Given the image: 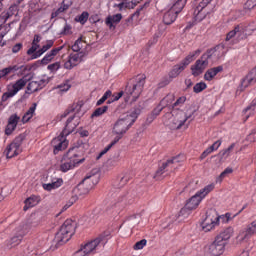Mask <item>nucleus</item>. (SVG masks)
<instances>
[{"label":"nucleus","mask_w":256,"mask_h":256,"mask_svg":"<svg viewBox=\"0 0 256 256\" xmlns=\"http://www.w3.org/2000/svg\"><path fill=\"white\" fill-rule=\"evenodd\" d=\"M161 111H163V107H157L154 109L153 112L147 117V123H153Z\"/></svg>","instance_id":"37998d69"},{"label":"nucleus","mask_w":256,"mask_h":256,"mask_svg":"<svg viewBox=\"0 0 256 256\" xmlns=\"http://www.w3.org/2000/svg\"><path fill=\"white\" fill-rule=\"evenodd\" d=\"M112 95V92L111 90H108L104 93V95L101 97V99H99L96 103V105H103V102L106 100V99H109V97H111Z\"/></svg>","instance_id":"6e6d98bb"},{"label":"nucleus","mask_w":256,"mask_h":256,"mask_svg":"<svg viewBox=\"0 0 256 256\" xmlns=\"http://www.w3.org/2000/svg\"><path fill=\"white\" fill-rule=\"evenodd\" d=\"M77 199V196H72L71 199L63 206L62 210L67 211V209H69V207H71L77 201Z\"/></svg>","instance_id":"4d7b16f0"},{"label":"nucleus","mask_w":256,"mask_h":256,"mask_svg":"<svg viewBox=\"0 0 256 256\" xmlns=\"http://www.w3.org/2000/svg\"><path fill=\"white\" fill-rule=\"evenodd\" d=\"M175 101V94H169L167 95L162 101V105H171Z\"/></svg>","instance_id":"3c124183"},{"label":"nucleus","mask_w":256,"mask_h":256,"mask_svg":"<svg viewBox=\"0 0 256 256\" xmlns=\"http://www.w3.org/2000/svg\"><path fill=\"white\" fill-rule=\"evenodd\" d=\"M137 117H139V112L134 111L131 114H128L122 118H119L113 125L112 135L114 136V140L119 143L121 139L125 136V133L131 129L133 123L137 121Z\"/></svg>","instance_id":"7ed1b4c3"},{"label":"nucleus","mask_w":256,"mask_h":256,"mask_svg":"<svg viewBox=\"0 0 256 256\" xmlns=\"http://www.w3.org/2000/svg\"><path fill=\"white\" fill-rule=\"evenodd\" d=\"M103 239H105V237L99 236L96 239L82 245L80 249L84 251L87 256L93 255V253H95V251H97V249L101 247V244L103 243Z\"/></svg>","instance_id":"a211bd4d"},{"label":"nucleus","mask_w":256,"mask_h":256,"mask_svg":"<svg viewBox=\"0 0 256 256\" xmlns=\"http://www.w3.org/2000/svg\"><path fill=\"white\" fill-rule=\"evenodd\" d=\"M73 256H88V255L84 250L80 248L78 251L75 252Z\"/></svg>","instance_id":"774afa93"},{"label":"nucleus","mask_w":256,"mask_h":256,"mask_svg":"<svg viewBox=\"0 0 256 256\" xmlns=\"http://www.w3.org/2000/svg\"><path fill=\"white\" fill-rule=\"evenodd\" d=\"M87 19H89V13H87V12H83V13L78 17L79 23H86Z\"/></svg>","instance_id":"0e129e2a"},{"label":"nucleus","mask_w":256,"mask_h":256,"mask_svg":"<svg viewBox=\"0 0 256 256\" xmlns=\"http://www.w3.org/2000/svg\"><path fill=\"white\" fill-rule=\"evenodd\" d=\"M39 225H41V216L38 214H32L26 222H23L16 228L17 235L6 240V249H14L17 245H21L23 237H25L31 229H35L36 227H39Z\"/></svg>","instance_id":"f03ea898"},{"label":"nucleus","mask_w":256,"mask_h":256,"mask_svg":"<svg viewBox=\"0 0 256 256\" xmlns=\"http://www.w3.org/2000/svg\"><path fill=\"white\" fill-rule=\"evenodd\" d=\"M23 143V136H18L15 140L6 147L5 155L7 159H13L21 153V145Z\"/></svg>","instance_id":"dca6fc26"},{"label":"nucleus","mask_w":256,"mask_h":256,"mask_svg":"<svg viewBox=\"0 0 256 256\" xmlns=\"http://www.w3.org/2000/svg\"><path fill=\"white\" fill-rule=\"evenodd\" d=\"M225 247L227 244L215 237L214 241L205 247V253L209 256H220L225 253Z\"/></svg>","instance_id":"9b49d317"},{"label":"nucleus","mask_w":256,"mask_h":256,"mask_svg":"<svg viewBox=\"0 0 256 256\" xmlns=\"http://www.w3.org/2000/svg\"><path fill=\"white\" fill-rule=\"evenodd\" d=\"M177 19V13L174 11L170 10L164 14L163 21L165 25H171Z\"/></svg>","instance_id":"ea45409f"},{"label":"nucleus","mask_w":256,"mask_h":256,"mask_svg":"<svg viewBox=\"0 0 256 256\" xmlns=\"http://www.w3.org/2000/svg\"><path fill=\"white\" fill-rule=\"evenodd\" d=\"M36 109H37V103L32 104V106L28 109V111L22 117V122L23 123L29 122V120H31L35 115Z\"/></svg>","instance_id":"4c0bfd02"},{"label":"nucleus","mask_w":256,"mask_h":256,"mask_svg":"<svg viewBox=\"0 0 256 256\" xmlns=\"http://www.w3.org/2000/svg\"><path fill=\"white\" fill-rule=\"evenodd\" d=\"M145 87V79H139L132 88L126 89L127 95H130L133 98V101H137L141 93H143V88Z\"/></svg>","instance_id":"6ab92c4d"},{"label":"nucleus","mask_w":256,"mask_h":256,"mask_svg":"<svg viewBox=\"0 0 256 256\" xmlns=\"http://www.w3.org/2000/svg\"><path fill=\"white\" fill-rule=\"evenodd\" d=\"M121 19H123V16L121 14L108 16L106 18V25H108L109 29H115V23H119Z\"/></svg>","instance_id":"7c9ffc66"},{"label":"nucleus","mask_w":256,"mask_h":256,"mask_svg":"<svg viewBox=\"0 0 256 256\" xmlns=\"http://www.w3.org/2000/svg\"><path fill=\"white\" fill-rule=\"evenodd\" d=\"M21 69L19 66L14 65V66H9L4 69L0 70V79H5L7 75H11V73H17Z\"/></svg>","instance_id":"2f4dec72"},{"label":"nucleus","mask_w":256,"mask_h":256,"mask_svg":"<svg viewBox=\"0 0 256 256\" xmlns=\"http://www.w3.org/2000/svg\"><path fill=\"white\" fill-rule=\"evenodd\" d=\"M67 135H63V132L57 137L52 140V147L54 148V153L57 155L59 151H65V148L69 145V142L65 138Z\"/></svg>","instance_id":"aec40b11"},{"label":"nucleus","mask_w":256,"mask_h":256,"mask_svg":"<svg viewBox=\"0 0 256 256\" xmlns=\"http://www.w3.org/2000/svg\"><path fill=\"white\" fill-rule=\"evenodd\" d=\"M39 197L37 196H30L29 198H27L24 203V210L27 211L28 209H31V207H35L36 205H39Z\"/></svg>","instance_id":"f704fd0d"},{"label":"nucleus","mask_w":256,"mask_h":256,"mask_svg":"<svg viewBox=\"0 0 256 256\" xmlns=\"http://www.w3.org/2000/svg\"><path fill=\"white\" fill-rule=\"evenodd\" d=\"M47 83H49V79H42L40 81L32 80L27 86V91L28 93H35L36 91L43 89Z\"/></svg>","instance_id":"5701e85b"},{"label":"nucleus","mask_w":256,"mask_h":256,"mask_svg":"<svg viewBox=\"0 0 256 256\" xmlns=\"http://www.w3.org/2000/svg\"><path fill=\"white\" fill-rule=\"evenodd\" d=\"M109 109L108 106H102L100 108H97L91 115V117H101L104 113H107V110Z\"/></svg>","instance_id":"de8ad7c7"},{"label":"nucleus","mask_w":256,"mask_h":256,"mask_svg":"<svg viewBox=\"0 0 256 256\" xmlns=\"http://www.w3.org/2000/svg\"><path fill=\"white\" fill-rule=\"evenodd\" d=\"M243 39H247V33L245 32V28L241 25H237L233 30L227 33L226 35V43L232 45H236L239 41H243Z\"/></svg>","instance_id":"1a4fd4ad"},{"label":"nucleus","mask_w":256,"mask_h":256,"mask_svg":"<svg viewBox=\"0 0 256 256\" xmlns=\"http://www.w3.org/2000/svg\"><path fill=\"white\" fill-rule=\"evenodd\" d=\"M213 149L211 147H208L206 150H204L202 152V154L200 155V159L201 161H203V159L209 157V155H211V153H213Z\"/></svg>","instance_id":"052dcab7"},{"label":"nucleus","mask_w":256,"mask_h":256,"mask_svg":"<svg viewBox=\"0 0 256 256\" xmlns=\"http://www.w3.org/2000/svg\"><path fill=\"white\" fill-rule=\"evenodd\" d=\"M187 101V97L181 96L177 99V101L172 105V108L175 109V107H179V105H183Z\"/></svg>","instance_id":"680f3d73"},{"label":"nucleus","mask_w":256,"mask_h":256,"mask_svg":"<svg viewBox=\"0 0 256 256\" xmlns=\"http://www.w3.org/2000/svg\"><path fill=\"white\" fill-rule=\"evenodd\" d=\"M232 149H235V143H232L228 148L222 150L220 152L221 157H223L224 159H227V157H229V155H231Z\"/></svg>","instance_id":"8fccbe9b"},{"label":"nucleus","mask_w":256,"mask_h":256,"mask_svg":"<svg viewBox=\"0 0 256 256\" xmlns=\"http://www.w3.org/2000/svg\"><path fill=\"white\" fill-rule=\"evenodd\" d=\"M99 183V174L86 176L74 189V197H85Z\"/></svg>","instance_id":"39448f33"},{"label":"nucleus","mask_w":256,"mask_h":256,"mask_svg":"<svg viewBox=\"0 0 256 256\" xmlns=\"http://www.w3.org/2000/svg\"><path fill=\"white\" fill-rule=\"evenodd\" d=\"M215 189V184H208L193 195V209H197L205 197Z\"/></svg>","instance_id":"2eb2a0df"},{"label":"nucleus","mask_w":256,"mask_h":256,"mask_svg":"<svg viewBox=\"0 0 256 256\" xmlns=\"http://www.w3.org/2000/svg\"><path fill=\"white\" fill-rule=\"evenodd\" d=\"M256 235V219L249 223L245 229L241 230L237 236L238 243H245Z\"/></svg>","instance_id":"ddd939ff"},{"label":"nucleus","mask_w":256,"mask_h":256,"mask_svg":"<svg viewBox=\"0 0 256 256\" xmlns=\"http://www.w3.org/2000/svg\"><path fill=\"white\" fill-rule=\"evenodd\" d=\"M166 117L168 119L166 123L172 130L181 129V127H183L187 121L185 112L178 109H173L171 113L166 114Z\"/></svg>","instance_id":"0eeeda50"},{"label":"nucleus","mask_w":256,"mask_h":256,"mask_svg":"<svg viewBox=\"0 0 256 256\" xmlns=\"http://www.w3.org/2000/svg\"><path fill=\"white\" fill-rule=\"evenodd\" d=\"M223 71V66H216L213 68L208 69L205 74H204V80L205 81H213L219 73H222Z\"/></svg>","instance_id":"a878e982"},{"label":"nucleus","mask_w":256,"mask_h":256,"mask_svg":"<svg viewBox=\"0 0 256 256\" xmlns=\"http://www.w3.org/2000/svg\"><path fill=\"white\" fill-rule=\"evenodd\" d=\"M212 0H200L199 5L194 10V23H199L207 17V5L211 3Z\"/></svg>","instance_id":"f3484780"},{"label":"nucleus","mask_w":256,"mask_h":256,"mask_svg":"<svg viewBox=\"0 0 256 256\" xmlns=\"http://www.w3.org/2000/svg\"><path fill=\"white\" fill-rule=\"evenodd\" d=\"M67 9H69V5L62 4L60 8H58L55 12L52 13V19H55V17H59V15H61V13H64V11H67Z\"/></svg>","instance_id":"09e8293b"},{"label":"nucleus","mask_w":256,"mask_h":256,"mask_svg":"<svg viewBox=\"0 0 256 256\" xmlns=\"http://www.w3.org/2000/svg\"><path fill=\"white\" fill-rule=\"evenodd\" d=\"M85 161V158H79V154L76 149H70L62 159L60 165V171L67 173L70 169H73L76 165H81Z\"/></svg>","instance_id":"423d86ee"},{"label":"nucleus","mask_w":256,"mask_h":256,"mask_svg":"<svg viewBox=\"0 0 256 256\" xmlns=\"http://www.w3.org/2000/svg\"><path fill=\"white\" fill-rule=\"evenodd\" d=\"M185 161V157L183 155H178L176 157H172L168 159L166 162H163L162 165L158 168L154 175V179L157 181L164 179L167 175H171L175 169L179 168V165Z\"/></svg>","instance_id":"20e7f679"},{"label":"nucleus","mask_w":256,"mask_h":256,"mask_svg":"<svg viewBox=\"0 0 256 256\" xmlns=\"http://www.w3.org/2000/svg\"><path fill=\"white\" fill-rule=\"evenodd\" d=\"M231 49V44L225 40L223 43L218 44L214 48L208 49L196 62L193 67V75L197 77L209 67V63H215L219 59H223L227 55V51Z\"/></svg>","instance_id":"f257e3e1"},{"label":"nucleus","mask_w":256,"mask_h":256,"mask_svg":"<svg viewBox=\"0 0 256 256\" xmlns=\"http://www.w3.org/2000/svg\"><path fill=\"white\" fill-rule=\"evenodd\" d=\"M63 231H66L69 235H75V230L77 229V222L68 219L60 227Z\"/></svg>","instance_id":"cd10ccee"},{"label":"nucleus","mask_w":256,"mask_h":256,"mask_svg":"<svg viewBox=\"0 0 256 256\" xmlns=\"http://www.w3.org/2000/svg\"><path fill=\"white\" fill-rule=\"evenodd\" d=\"M193 62V55H188L182 62L179 64H176L173 66L171 71L169 72V78L175 79L187 69V66H189Z\"/></svg>","instance_id":"4468645a"},{"label":"nucleus","mask_w":256,"mask_h":256,"mask_svg":"<svg viewBox=\"0 0 256 256\" xmlns=\"http://www.w3.org/2000/svg\"><path fill=\"white\" fill-rule=\"evenodd\" d=\"M193 213V197H190L187 201L185 206L180 210V212L176 215H172L170 217L171 221L168 224L172 225V223H175V221H178V223H181L184 219H187L189 215Z\"/></svg>","instance_id":"9d476101"},{"label":"nucleus","mask_w":256,"mask_h":256,"mask_svg":"<svg viewBox=\"0 0 256 256\" xmlns=\"http://www.w3.org/2000/svg\"><path fill=\"white\" fill-rule=\"evenodd\" d=\"M53 40H48L44 46H42L41 49H39L35 54H34V59H37L43 55V53H47L51 47H53Z\"/></svg>","instance_id":"58836bf2"},{"label":"nucleus","mask_w":256,"mask_h":256,"mask_svg":"<svg viewBox=\"0 0 256 256\" xmlns=\"http://www.w3.org/2000/svg\"><path fill=\"white\" fill-rule=\"evenodd\" d=\"M17 11H19V7L17 5H12L9 7L7 12L1 14L4 23L7 22V19L13 17V15H17Z\"/></svg>","instance_id":"473e14b6"},{"label":"nucleus","mask_w":256,"mask_h":256,"mask_svg":"<svg viewBox=\"0 0 256 256\" xmlns=\"http://www.w3.org/2000/svg\"><path fill=\"white\" fill-rule=\"evenodd\" d=\"M231 173H233V168L227 167L223 172H221L219 177L216 179V183H221V181H223V179H225L227 175H231Z\"/></svg>","instance_id":"c03bdc74"},{"label":"nucleus","mask_w":256,"mask_h":256,"mask_svg":"<svg viewBox=\"0 0 256 256\" xmlns=\"http://www.w3.org/2000/svg\"><path fill=\"white\" fill-rule=\"evenodd\" d=\"M83 57H85V56H81V54H79V53L70 54V58H72V61L74 62V64L76 66L79 65V63H81V61H83Z\"/></svg>","instance_id":"864d4df0"},{"label":"nucleus","mask_w":256,"mask_h":256,"mask_svg":"<svg viewBox=\"0 0 256 256\" xmlns=\"http://www.w3.org/2000/svg\"><path fill=\"white\" fill-rule=\"evenodd\" d=\"M71 49L75 53L85 57V55H87V42H85L83 38H79L72 45Z\"/></svg>","instance_id":"4be33fe9"},{"label":"nucleus","mask_w":256,"mask_h":256,"mask_svg":"<svg viewBox=\"0 0 256 256\" xmlns=\"http://www.w3.org/2000/svg\"><path fill=\"white\" fill-rule=\"evenodd\" d=\"M205 89H207V83L205 82L196 83L193 87L194 93H201L205 91Z\"/></svg>","instance_id":"49530a36"},{"label":"nucleus","mask_w":256,"mask_h":256,"mask_svg":"<svg viewBox=\"0 0 256 256\" xmlns=\"http://www.w3.org/2000/svg\"><path fill=\"white\" fill-rule=\"evenodd\" d=\"M63 49V46H60L58 48L52 49L48 54L45 55V57L41 60L42 65H47L55 59L56 55Z\"/></svg>","instance_id":"c756f323"},{"label":"nucleus","mask_w":256,"mask_h":256,"mask_svg":"<svg viewBox=\"0 0 256 256\" xmlns=\"http://www.w3.org/2000/svg\"><path fill=\"white\" fill-rule=\"evenodd\" d=\"M117 140H112L110 144H108L97 156V159H101L103 155H105L108 151H111V148L115 145H117Z\"/></svg>","instance_id":"a18cd8bd"},{"label":"nucleus","mask_w":256,"mask_h":256,"mask_svg":"<svg viewBox=\"0 0 256 256\" xmlns=\"http://www.w3.org/2000/svg\"><path fill=\"white\" fill-rule=\"evenodd\" d=\"M221 140H217L216 142H214L210 147L212 149V151H217V149H219L221 147Z\"/></svg>","instance_id":"338daca9"},{"label":"nucleus","mask_w":256,"mask_h":256,"mask_svg":"<svg viewBox=\"0 0 256 256\" xmlns=\"http://www.w3.org/2000/svg\"><path fill=\"white\" fill-rule=\"evenodd\" d=\"M111 206L116 209V211H121L125 207V194L118 193L114 198V201L111 202Z\"/></svg>","instance_id":"bb28decb"},{"label":"nucleus","mask_w":256,"mask_h":256,"mask_svg":"<svg viewBox=\"0 0 256 256\" xmlns=\"http://www.w3.org/2000/svg\"><path fill=\"white\" fill-rule=\"evenodd\" d=\"M73 67H77L76 64H74L71 56L68 57V60L64 63L65 69H73Z\"/></svg>","instance_id":"bf43d9fd"},{"label":"nucleus","mask_w":256,"mask_h":256,"mask_svg":"<svg viewBox=\"0 0 256 256\" xmlns=\"http://www.w3.org/2000/svg\"><path fill=\"white\" fill-rule=\"evenodd\" d=\"M187 0H174V4L171 6L170 11H173L176 13V15H179L181 11L183 10V7H185V3Z\"/></svg>","instance_id":"c9c22d12"},{"label":"nucleus","mask_w":256,"mask_h":256,"mask_svg":"<svg viewBox=\"0 0 256 256\" xmlns=\"http://www.w3.org/2000/svg\"><path fill=\"white\" fill-rule=\"evenodd\" d=\"M20 120H21V117H19L17 114H13L9 117L8 124L5 130L6 135H11V133H13L15 129H17V125Z\"/></svg>","instance_id":"b1692460"},{"label":"nucleus","mask_w":256,"mask_h":256,"mask_svg":"<svg viewBox=\"0 0 256 256\" xmlns=\"http://www.w3.org/2000/svg\"><path fill=\"white\" fill-rule=\"evenodd\" d=\"M235 233V229L231 226L224 229L222 232L219 233V235L216 236V239H219L222 243L227 245V241L233 237V234Z\"/></svg>","instance_id":"393cba45"},{"label":"nucleus","mask_w":256,"mask_h":256,"mask_svg":"<svg viewBox=\"0 0 256 256\" xmlns=\"http://www.w3.org/2000/svg\"><path fill=\"white\" fill-rule=\"evenodd\" d=\"M58 93H65L67 91H69V89H71V85H69V83H63V84H60L56 87Z\"/></svg>","instance_id":"603ef678"},{"label":"nucleus","mask_w":256,"mask_h":256,"mask_svg":"<svg viewBox=\"0 0 256 256\" xmlns=\"http://www.w3.org/2000/svg\"><path fill=\"white\" fill-rule=\"evenodd\" d=\"M256 7V0H247L245 4L246 9H254Z\"/></svg>","instance_id":"69168bd1"},{"label":"nucleus","mask_w":256,"mask_h":256,"mask_svg":"<svg viewBox=\"0 0 256 256\" xmlns=\"http://www.w3.org/2000/svg\"><path fill=\"white\" fill-rule=\"evenodd\" d=\"M83 105H85V103L83 101H78L77 103H74L70 108H68L64 114L62 115V117H67V115H69V113H79V111H81V108L83 107Z\"/></svg>","instance_id":"72a5a7b5"},{"label":"nucleus","mask_w":256,"mask_h":256,"mask_svg":"<svg viewBox=\"0 0 256 256\" xmlns=\"http://www.w3.org/2000/svg\"><path fill=\"white\" fill-rule=\"evenodd\" d=\"M246 140L249 143H255L256 141V129L252 130V132L246 137Z\"/></svg>","instance_id":"e2e57ef3"},{"label":"nucleus","mask_w":256,"mask_h":256,"mask_svg":"<svg viewBox=\"0 0 256 256\" xmlns=\"http://www.w3.org/2000/svg\"><path fill=\"white\" fill-rule=\"evenodd\" d=\"M61 185H63V179L58 178L54 182L43 184V189H45V191H53V189H59Z\"/></svg>","instance_id":"e433bc0d"},{"label":"nucleus","mask_w":256,"mask_h":256,"mask_svg":"<svg viewBox=\"0 0 256 256\" xmlns=\"http://www.w3.org/2000/svg\"><path fill=\"white\" fill-rule=\"evenodd\" d=\"M146 245H147V241L145 239H142L135 243V245L133 246V249L134 251H139L143 249Z\"/></svg>","instance_id":"5fc2aeb1"},{"label":"nucleus","mask_w":256,"mask_h":256,"mask_svg":"<svg viewBox=\"0 0 256 256\" xmlns=\"http://www.w3.org/2000/svg\"><path fill=\"white\" fill-rule=\"evenodd\" d=\"M202 231L209 233L215 227H219V218L217 217V210L209 209L206 211V217L201 222Z\"/></svg>","instance_id":"6e6552de"},{"label":"nucleus","mask_w":256,"mask_h":256,"mask_svg":"<svg viewBox=\"0 0 256 256\" xmlns=\"http://www.w3.org/2000/svg\"><path fill=\"white\" fill-rule=\"evenodd\" d=\"M78 126L79 118H76L75 115H73L72 117L68 118L66 126L62 131V135H70V133H73Z\"/></svg>","instance_id":"412c9836"},{"label":"nucleus","mask_w":256,"mask_h":256,"mask_svg":"<svg viewBox=\"0 0 256 256\" xmlns=\"http://www.w3.org/2000/svg\"><path fill=\"white\" fill-rule=\"evenodd\" d=\"M143 1V0H132L131 2H122L118 5L120 11L121 9H135V7H137V5H139V3Z\"/></svg>","instance_id":"a19ab883"},{"label":"nucleus","mask_w":256,"mask_h":256,"mask_svg":"<svg viewBox=\"0 0 256 256\" xmlns=\"http://www.w3.org/2000/svg\"><path fill=\"white\" fill-rule=\"evenodd\" d=\"M37 49H39V44L32 42V46L31 48L28 49L27 51V55H35V53L38 51Z\"/></svg>","instance_id":"13d9d810"},{"label":"nucleus","mask_w":256,"mask_h":256,"mask_svg":"<svg viewBox=\"0 0 256 256\" xmlns=\"http://www.w3.org/2000/svg\"><path fill=\"white\" fill-rule=\"evenodd\" d=\"M27 85V78H21L17 80L14 84L8 86V91L2 95V101L5 102L11 97H15L16 93H19Z\"/></svg>","instance_id":"f8f14e48"},{"label":"nucleus","mask_w":256,"mask_h":256,"mask_svg":"<svg viewBox=\"0 0 256 256\" xmlns=\"http://www.w3.org/2000/svg\"><path fill=\"white\" fill-rule=\"evenodd\" d=\"M235 217H237V215L234 214L233 216H231V213L229 212L222 215L217 214L218 225L219 223H229V221H233Z\"/></svg>","instance_id":"79ce46f5"},{"label":"nucleus","mask_w":256,"mask_h":256,"mask_svg":"<svg viewBox=\"0 0 256 256\" xmlns=\"http://www.w3.org/2000/svg\"><path fill=\"white\" fill-rule=\"evenodd\" d=\"M72 237L73 236L69 234L66 230L60 228L59 231L56 233L55 241H57V243H60V245H63V243H67Z\"/></svg>","instance_id":"c85d7f7f"}]
</instances>
